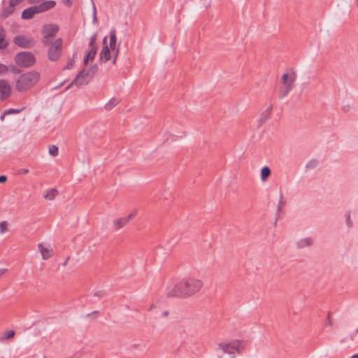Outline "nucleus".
<instances>
[{"label":"nucleus","instance_id":"obj_27","mask_svg":"<svg viewBox=\"0 0 358 358\" xmlns=\"http://www.w3.org/2000/svg\"><path fill=\"white\" fill-rule=\"evenodd\" d=\"M317 164H318L317 160L312 159L306 164V167L307 169H313L317 166Z\"/></svg>","mask_w":358,"mask_h":358},{"label":"nucleus","instance_id":"obj_30","mask_svg":"<svg viewBox=\"0 0 358 358\" xmlns=\"http://www.w3.org/2000/svg\"><path fill=\"white\" fill-rule=\"evenodd\" d=\"M20 112V110L10 108L4 111V115L17 114Z\"/></svg>","mask_w":358,"mask_h":358},{"label":"nucleus","instance_id":"obj_36","mask_svg":"<svg viewBox=\"0 0 358 358\" xmlns=\"http://www.w3.org/2000/svg\"><path fill=\"white\" fill-rule=\"evenodd\" d=\"M7 71L8 67L3 64H0V75L6 73Z\"/></svg>","mask_w":358,"mask_h":358},{"label":"nucleus","instance_id":"obj_29","mask_svg":"<svg viewBox=\"0 0 358 358\" xmlns=\"http://www.w3.org/2000/svg\"><path fill=\"white\" fill-rule=\"evenodd\" d=\"M15 336V331L13 330H8L5 331L4 336L1 340L10 339Z\"/></svg>","mask_w":358,"mask_h":358},{"label":"nucleus","instance_id":"obj_43","mask_svg":"<svg viewBox=\"0 0 358 358\" xmlns=\"http://www.w3.org/2000/svg\"><path fill=\"white\" fill-rule=\"evenodd\" d=\"M20 173H22V174H27L29 173V169H23L20 171Z\"/></svg>","mask_w":358,"mask_h":358},{"label":"nucleus","instance_id":"obj_3","mask_svg":"<svg viewBox=\"0 0 358 358\" xmlns=\"http://www.w3.org/2000/svg\"><path fill=\"white\" fill-rule=\"evenodd\" d=\"M15 62L20 67L30 68L36 63V57L32 52L24 51L15 55Z\"/></svg>","mask_w":358,"mask_h":358},{"label":"nucleus","instance_id":"obj_39","mask_svg":"<svg viewBox=\"0 0 358 358\" xmlns=\"http://www.w3.org/2000/svg\"><path fill=\"white\" fill-rule=\"evenodd\" d=\"M140 347V344L138 343H134L130 346L131 350L137 349Z\"/></svg>","mask_w":358,"mask_h":358},{"label":"nucleus","instance_id":"obj_34","mask_svg":"<svg viewBox=\"0 0 358 358\" xmlns=\"http://www.w3.org/2000/svg\"><path fill=\"white\" fill-rule=\"evenodd\" d=\"M8 45V43L5 42L3 36H0V49L6 48Z\"/></svg>","mask_w":358,"mask_h":358},{"label":"nucleus","instance_id":"obj_24","mask_svg":"<svg viewBox=\"0 0 358 358\" xmlns=\"http://www.w3.org/2000/svg\"><path fill=\"white\" fill-rule=\"evenodd\" d=\"M287 201L284 197L282 193L280 194L278 204L277 206V211L279 212L281 210V208H283L286 205Z\"/></svg>","mask_w":358,"mask_h":358},{"label":"nucleus","instance_id":"obj_20","mask_svg":"<svg viewBox=\"0 0 358 358\" xmlns=\"http://www.w3.org/2000/svg\"><path fill=\"white\" fill-rule=\"evenodd\" d=\"M58 194V192L56 189H51L46 192L45 194L44 195V198L47 200H52L55 199V197Z\"/></svg>","mask_w":358,"mask_h":358},{"label":"nucleus","instance_id":"obj_14","mask_svg":"<svg viewBox=\"0 0 358 358\" xmlns=\"http://www.w3.org/2000/svg\"><path fill=\"white\" fill-rule=\"evenodd\" d=\"M38 248L43 259H48L51 257L52 250L50 248L45 247L42 243L38 244Z\"/></svg>","mask_w":358,"mask_h":358},{"label":"nucleus","instance_id":"obj_28","mask_svg":"<svg viewBox=\"0 0 358 358\" xmlns=\"http://www.w3.org/2000/svg\"><path fill=\"white\" fill-rule=\"evenodd\" d=\"M8 224L6 221L0 222V234H4L8 230Z\"/></svg>","mask_w":358,"mask_h":358},{"label":"nucleus","instance_id":"obj_6","mask_svg":"<svg viewBox=\"0 0 358 358\" xmlns=\"http://www.w3.org/2000/svg\"><path fill=\"white\" fill-rule=\"evenodd\" d=\"M219 347L223 350L224 353L232 355L234 352L240 353L243 349V343L240 341H234L231 343H221Z\"/></svg>","mask_w":358,"mask_h":358},{"label":"nucleus","instance_id":"obj_9","mask_svg":"<svg viewBox=\"0 0 358 358\" xmlns=\"http://www.w3.org/2000/svg\"><path fill=\"white\" fill-rule=\"evenodd\" d=\"M58 30L59 27L56 24H45L42 31L45 38L43 43L48 44V38L54 36Z\"/></svg>","mask_w":358,"mask_h":358},{"label":"nucleus","instance_id":"obj_10","mask_svg":"<svg viewBox=\"0 0 358 358\" xmlns=\"http://www.w3.org/2000/svg\"><path fill=\"white\" fill-rule=\"evenodd\" d=\"M11 87L9 83L6 80H0V99L4 100L10 96Z\"/></svg>","mask_w":358,"mask_h":358},{"label":"nucleus","instance_id":"obj_41","mask_svg":"<svg viewBox=\"0 0 358 358\" xmlns=\"http://www.w3.org/2000/svg\"><path fill=\"white\" fill-rule=\"evenodd\" d=\"M169 313L168 310H164L162 313V316L163 317H166L169 315Z\"/></svg>","mask_w":358,"mask_h":358},{"label":"nucleus","instance_id":"obj_26","mask_svg":"<svg viewBox=\"0 0 358 358\" xmlns=\"http://www.w3.org/2000/svg\"><path fill=\"white\" fill-rule=\"evenodd\" d=\"M48 152H49V154L53 157H56L58 155V148L55 145H52L49 147V149H48Z\"/></svg>","mask_w":358,"mask_h":358},{"label":"nucleus","instance_id":"obj_49","mask_svg":"<svg viewBox=\"0 0 358 358\" xmlns=\"http://www.w3.org/2000/svg\"><path fill=\"white\" fill-rule=\"evenodd\" d=\"M350 358H358V354L352 355Z\"/></svg>","mask_w":358,"mask_h":358},{"label":"nucleus","instance_id":"obj_38","mask_svg":"<svg viewBox=\"0 0 358 358\" xmlns=\"http://www.w3.org/2000/svg\"><path fill=\"white\" fill-rule=\"evenodd\" d=\"M63 3L67 6H71L72 4L71 0H62Z\"/></svg>","mask_w":358,"mask_h":358},{"label":"nucleus","instance_id":"obj_16","mask_svg":"<svg viewBox=\"0 0 358 358\" xmlns=\"http://www.w3.org/2000/svg\"><path fill=\"white\" fill-rule=\"evenodd\" d=\"M313 244V238L310 237L303 238L299 240L296 243V246L298 248H304L306 247H309Z\"/></svg>","mask_w":358,"mask_h":358},{"label":"nucleus","instance_id":"obj_8","mask_svg":"<svg viewBox=\"0 0 358 358\" xmlns=\"http://www.w3.org/2000/svg\"><path fill=\"white\" fill-rule=\"evenodd\" d=\"M62 41L60 38L57 39L53 44L50 45L48 50V58L51 61H57L60 56Z\"/></svg>","mask_w":358,"mask_h":358},{"label":"nucleus","instance_id":"obj_55","mask_svg":"<svg viewBox=\"0 0 358 358\" xmlns=\"http://www.w3.org/2000/svg\"><path fill=\"white\" fill-rule=\"evenodd\" d=\"M44 358H47V357H44Z\"/></svg>","mask_w":358,"mask_h":358},{"label":"nucleus","instance_id":"obj_4","mask_svg":"<svg viewBox=\"0 0 358 358\" xmlns=\"http://www.w3.org/2000/svg\"><path fill=\"white\" fill-rule=\"evenodd\" d=\"M13 43L20 48L30 49L35 46L36 42L32 36L24 34L16 36L13 39Z\"/></svg>","mask_w":358,"mask_h":358},{"label":"nucleus","instance_id":"obj_12","mask_svg":"<svg viewBox=\"0 0 358 358\" xmlns=\"http://www.w3.org/2000/svg\"><path fill=\"white\" fill-rule=\"evenodd\" d=\"M136 215L135 213H131L127 217L116 219L114 220V226L116 230H119L124 227L129 222L133 219Z\"/></svg>","mask_w":358,"mask_h":358},{"label":"nucleus","instance_id":"obj_32","mask_svg":"<svg viewBox=\"0 0 358 358\" xmlns=\"http://www.w3.org/2000/svg\"><path fill=\"white\" fill-rule=\"evenodd\" d=\"M97 70V66L94 65L92 67H91L90 69L87 70V73L89 74H92V78L94 77L95 72Z\"/></svg>","mask_w":358,"mask_h":358},{"label":"nucleus","instance_id":"obj_19","mask_svg":"<svg viewBox=\"0 0 358 358\" xmlns=\"http://www.w3.org/2000/svg\"><path fill=\"white\" fill-rule=\"evenodd\" d=\"M270 175L271 170L268 166H265L261 169L260 177L262 182H265Z\"/></svg>","mask_w":358,"mask_h":358},{"label":"nucleus","instance_id":"obj_51","mask_svg":"<svg viewBox=\"0 0 358 358\" xmlns=\"http://www.w3.org/2000/svg\"><path fill=\"white\" fill-rule=\"evenodd\" d=\"M155 305H151L150 308H149V310H152L153 308H155Z\"/></svg>","mask_w":358,"mask_h":358},{"label":"nucleus","instance_id":"obj_35","mask_svg":"<svg viewBox=\"0 0 358 358\" xmlns=\"http://www.w3.org/2000/svg\"><path fill=\"white\" fill-rule=\"evenodd\" d=\"M345 217H346V224H347V225L349 227H351L352 224V222L351 218H350V213H346Z\"/></svg>","mask_w":358,"mask_h":358},{"label":"nucleus","instance_id":"obj_23","mask_svg":"<svg viewBox=\"0 0 358 358\" xmlns=\"http://www.w3.org/2000/svg\"><path fill=\"white\" fill-rule=\"evenodd\" d=\"M116 43V34L115 30H110V48L113 49L115 48Z\"/></svg>","mask_w":358,"mask_h":358},{"label":"nucleus","instance_id":"obj_21","mask_svg":"<svg viewBox=\"0 0 358 358\" xmlns=\"http://www.w3.org/2000/svg\"><path fill=\"white\" fill-rule=\"evenodd\" d=\"M292 89L293 87L290 86L282 85L280 91V98L284 99L292 90Z\"/></svg>","mask_w":358,"mask_h":358},{"label":"nucleus","instance_id":"obj_54","mask_svg":"<svg viewBox=\"0 0 358 358\" xmlns=\"http://www.w3.org/2000/svg\"><path fill=\"white\" fill-rule=\"evenodd\" d=\"M106 37H105V38H103V42H105V41H106Z\"/></svg>","mask_w":358,"mask_h":358},{"label":"nucleus","instance_id":"obj_18","mask_svg":"<svg viewBox=\"0 0 358 358\" xmlns=\"http://www.w3.org/2000/svg\"><path fill=\"white\" fill-rule=\"evenodd\" d=\"M97 48H92L84 57V64L87 65L90 60H93L96 53Z\"/></svg>","mask_w":358,"mask_h":358},{"label":"nucleus","instance_id":"obj_53","mask_svg":"<svg viewBox=\"0 0 358 358\" xmlns=\"http://www.w3.org/2000/svg\"><path fill=\"white\" fill-rule=\"evenodd\" d=\"M355 4L358 7V0H355Z\"/></svg>","mask_w":358,"mask_h":358},{"label":"nucleus","instance_id":"obj_44","mask_svg":"<svg viewBox=\"0 0 358 358\" xmlns=\"http://www.w3.org/2000/svg\"><path fill=\"white\" fill-rule=\"evenodd\" d=\"M64 82L61 83L59 85H58L57 86L55 87L54 90L59 89L64 85Z\"/></svg>","mask_w":358,"mask_h":358},{"label":"nucleus","instance_id":"obj_45","mask_svg":"<svg viewBox=\"0 0 358 358\" xmlns=\"http://www.w3.org/2000/svg\"><path fill=\"white\" fill-rule=\"evenodd\" d=\"M96 15H95V6L94 5V17H93V22H96Z\"/></svg>","mask_w":358,"mask_h":358},{"label":"nucleus","instance_id":"obj_15","mask_svg":"<svg viewBox=\"0 0 358 358\" xmlns=\"http://www.w3.org/2000/svg\"><path fill=\"white\" fill-rule=\"evenodd\" d=\"M38 13L35 6H31L23 10L22 13V18L24 20H30L35 15Z\"/></svg>","mask_w":358,"mask_h":358},{"label":"nucleus","instance_id":"obj_37","mask_svg":"<svg viewBox=\"0 0 358 358\" xmlns=\"http://www.w3.org/2000/svg\"><path fill=\"white\" fill-rule=\"evenodd\" d=\"M74 64H75V62L73 59L69 60L66 64V69H71L74 66Z\"/></svg>","mask_w":358,"mask_h":358},{"label":"nucleus","instance_id":"obj_25","mask_svg":"<svg viewBox=\"0 0 358 358\" xmlns=\"http://www.w3.org/2000/svg\"><path fill=\"white\" fill-rule=\"evenodd\" d=\"M118 101L115 99H111L106 105L105 108L106 110H110L113 109L117 104Z\"/></svg>","mask_w":358,"mask_h":358},{"label":"nucleus","instance_id":"obj_7","mask_svg":"<svg viewBox=\"0 0 358 358\" xmlns=\"http://www.w3.org/2000/svg\"><path fill=\"white\" fill-rule=\"evenodd\" d=\"M180 281L171 280L166 286V294L169 297H183Z\"/></svg>","mask_w":358,"mask_h":358},{"label":"nucleus","instance_id":"obj_47","mask_svg":"<svg viewBox=\"0 0 358 358\" xmlns=\"http://www.w3.org/2000/svg\"><path fill=\"white\" fill-rule=\"evenodd\" d=\"M98 313V311H94L92 312V313H89L87 315V316H90V315H92V314H97Z\"/></svg>","mask_w":358,"mask_h":358},{"label":"nucleus","instance_id":"obj_17","mask_svg":"<svg viewBox=\"0 0 358 358\" xmlns=\"http://www.w3.org/2000/svg\"><path fill=\"white\" fill-rule=\"evenodd\" d=\"M100 59L105 62L108 61L110 59V52L109 48L107 45H104L100 52Z\"/></svg>","mask_w":358,"mask_h":358},{"label":"nucleus","instance_id":"obj_2","mask_svg":"<svg viewBox=\"0 0 358 358\" xmlns=\"http://www.w3.org/2000/svg\"><path fill=\"white\" fill-rule=\"evenodd\" d=\"M183 297L193 295L199 292L203 286V282L199 279L192 278H185L180 280Z\"/></svg>","mask_w":358,"mask_h":358},{"label":"nucleus","instance_id":"obj_46","mask_svg":"<svg viewBox=\"0 0 358 358\" xmlns=\"http://www.w3.org/2000/svg\"><path fill=\"white\" fill-rule=\"evenodd\" d=\"M69 258H70V257H68L66 258V259L64 261V262L63 263V266H66V264H67V263H68V262H69Z\"/></svg>","mask_w":358,"mask_h":358},{"label":"nucleus","instance_id":"obj_1","mask_svg":"<svg viewBox=\"0 0 358 358\" xmlns=\"http://www.w3.org/2000/svg\"><path fill=\"white\" fill-rule=\"evenodd\" d=\"M40 79V73L31 71L20 75L16 80L15 89L19 92H24L35 86Z\"/></svg>","mask_w":358,"mask_h":358},{"label":"nucleus","instance_id":"obj_11","mask_svg":"<svg viewBox=\"0 0 358 358\" xmlns=\"http://www.w3.org/2000/svg\"><path fill=\"white\" fill-rule=\"evenodd\" d=\"M296 78V73L291 70L289 73H284L282 76V84L284 86L294 87V83Z\"/></svg>","mask_w":358,"mask_h":358},{"label":"nucleus","instance_id":"obj_50","mask_svg":"<svg viewBox=\"0 0 358 358\" xmlns=\"http://www.w3.org/2000/svg\"><path fill=\"white\" fill-rule=\"evenodd\" d=\"M328 324L331 325V321L329 317H328Z\"/></svg>","mask_w":358,"mask_h":358},{"label":"nucleus","instance_id":"obj_40","mask_svg":"<svg viewBox=\"0 0 358 358\" xmlns=\"http://www.w3.org/2000/svg\"><path fill=\"white\" fill-rule=\"evenodd\" d=\"M7 180V178L6 176H0V182H4Z\"/></svg>","mask_w":358,"mask_h":358},{"label":"nucleus","instance_id":"obj_5","mask_svg":"<svg viewBox=\"0 0 358 358\" xmlns=\"http://www.w3.org/2000/svg\"><path fill=\"white\" fill-rule=\"evenodd\" d=\"M92 80V74L87 73L86 69L82 70L73 81L66 87V90H69L73 85L80 87L89 83Z\"/></svg>","mask_w":358,"mask_h":358},{"label":"nucleus","instance_id":"obj_48","mask_svg":"<svg viewBox=\"0 0 358 358\" xmlns=\"http://www.w3.org/2000/svg\"><path fill=\"white\" fill-rule=\"evenodd\" d=\"M5 115H4V112H3V114H2V115H1V117H0V119H1V120H3V118H4V117H5Z\"/></svg>","mask_w":358,"mask_h":358},{"label":"nucleus","instance_id":"obj_13","mask_svg":"<svg viewBox=\"0 0 358 358\" xmlns=\"http://www.w3.org/2000/svg\"><path fill=\"white\" fill-rule=\"evenodd\" d=\"M56 5V2L55 1L50 0L42 2L39 5L35 6L36 7L37 11L38 13L47 11L48 10L52 9Z\"/></svg>","mask_w":358,"mask_h":358},{"label":"nucleus","instance_id":"obj_52","mask_svg":"<svg viewBox=\"0 0 358 358\" xmlns=\"http://www.w3.org/2000/svg\"><path fill=\"white\" fill-rule=\"evenodd\" d=\"M94 295L99 296L100 295V292H96Z\"/></svg>","mask_w":358,"mask_h":358},{"label":"nucleus","instance_id":"obj_22","mask_svg":"<svg viewBox=\"0 0 358 358\" xmlns=\"http://www.w3.org/2000/svg\"><path fill=\"white\" fill-rule=\"evenodd\" d=\"M271 108H267L262 115V117L259 119L260 124H262L264 122H265L271 115Z\"/></svg>","mask_w":358,"mask_h":358},{"label":"nucleus","instance_id":"obj_42","mask_svg":"<svg viewBox=\"0 0 358 358\" xmlns=\"http://www.w3.org/2000/svg\"><path fill=\"white\" fill-rule=\"evenodd\" d=\"M6 268H0V277L2 276L6 272Z\"/></svg>","mask_w":358,"mask_h":358},{"label":"nucleus","instance_id":"obj_33","mask_svg":"<svg viewBox=\"0 0 358 358\" xmlns=\"http://www.w3.org/2000/svg\"><path fill=\"white\" fill-rule=\"evenodd\" d=\"M23 0H10V6L13 8L20 4Z\"/></svg>","mask_w":358,"mask_h":358},{"label":"nucleus","instance_id":"obj_31","mask_svg":"<svg viewBox=\"0 0 358 358\" xmlns=\"http://www.w3.org/2000/svg\"><path fill=\"white\" fill-rule=\"evenodd\" d=\"M96 40V34H94L91 36L90 38V46L91 47V48H96V45H95V41Z\"/></svg>","mask_w":358,"mask_h":358}]
</instances>
